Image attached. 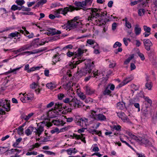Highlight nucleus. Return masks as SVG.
I'll list each match as a JSON object with an SVG mask.
<instances>
[{"instance_id": "nucleus-1", "label": "nucleus", "mask_w": 157, "mask_h": 157, "mask_svg": "<svg viewBox=\"0 0 157 157\" xmlns=\"http://www.w3.org/2000/svg\"><path fill=\"white\" fill-rule=\"evenodd\" d=\"M72 109L67 107H63L61 104L56 103L55 105L54 108H50V118L55 117L61 113L66 114L68 112L71 111Z\"/></svg>"}, {"instance_id": "nucleus-2", "label": "nucleus", "mask_w": 157, "mask_h": 157, "mask_svg": "<svg viewBox=\"0 0 157 157\" xmlns=\"http://www.w3.org/2000/svg\"><path fill=\"white\" fill-rule=\"evenodd\" d=\"M44 131V127L41 123L37 124L36 128L33 127H29L25 131V133L27 136L30 135L33 132H35L39 136Z\"/></svg>"}, {"instance_id": "nucleus-3", "label": "nucleus", "mask_w": 157, "mask_h": 157, "mask_svg": "<svg viewBox=\"0 0 157 157\" xmlns=\"http://www.w3.org/2000/svg\"><path fill=\"white\" fill-rule=\"evenodd\" d=\"M63 102L65 103H68L71 107L74 108H77L80 107L82 105V103L77 98L72 97H70L69 98H66L63 99Z\"/></svg>"}, {"instance_id": "nucleus-4", "label": "nucleus", "mask_w": 157, "mask_h": 157, "mask_svg": "<svg viewBox=\"0 0 157 157\" xmlns=\"http://www.w3.org/2000/svg\"><path fill=\"white\" fill-rule=\"evenodd\" d=\"M88 9H91V11L88 18L89 21H92L94 18L96 19L99 17H101V15L100 13L101 10L100 9L96 8H89Z\"/></svg>"}, {"instance_id": "nucleus-5", "label": "nucleus", "mask_w": 157, "mask_h": 157, "mask_svg": "<svg viewBox=\"0 0 157 157\" xmlns=\"http://www.w3.org/2000/svg\"><path fill=\"white\" fill-rule=\"evenodd\" d=\"M83 1L82 2H77L75 1L74 3V4L75 6V7L70 6V8H72L71 9V11L74 10H80L81 9H82L84 10H86V8L85 7L86 6L85 5H83Z\"/></svg>"}, {"instance_id": "nucleus-6", "label": "nucleus", "mask_w": 157, "mask_h": 157, "mask_svg": "<svg viewBox=\"0 0 157 157\" xmlns=\"http://www.w3.org/2000/svg\"><path fill=\"white\" fill-rule=\"evenodd\" d=\"M50 118V127L52 126L53 124L57 126H62L65 123H63V121L60 120H51L50 118Z\"/></svg>"}, {"instance_id": "nucleus-7", "label": "nucleus", "mask_w": 157, "mask_h": 157, "mask_svg": "<svg viewBox=\"0 0 157 157\" xmlns=\"http://www.w3.org/2000/svg\"><path fill=\"white\" fill-rule=\"evenodd\" d=\"M2 106L4 108L5 110L8 111L10 109V105L9 101L7 100H5L4 101L2 99L0 100V106Z\"/></svg>"}, {"instance_id": "nucleus-8", "label": "nucleus", "mask_w": 157, "mask_h": 157, "mask_svg": "<svg viewBox=\"0 0 157 157\" xmlns=\"http://www.w3.org/2000/svg\"><path fill=\"white\" fill-rule=\"evenodd\" d=\"M143 42L145 49L147 51H150L151 46L153 45L151 41L148 39H145L143 40Z\"/></svg>"}, {"instance_id": "nucleus-9", "label": "nucleus", "mask_w": 157, "mask_h": 157, "mask_svg": "<svg viewBox=\"0 0 157 157\" xmlns=\"http://www.w3.org/2000/svg\"><path fill=\"white\" fill-rule=\"evenodd\" d=\"M68 25L66 26V28L68 29H71L72 28H74L76 27V26L79 25V22L77 21H72L71 22H69L68 21Z\"/></svg>"}, {"instance_id": "nucleus-10", "label": "nucleus", "mask_w": 157, "mask_h": 157, "mask_svg": "<svg viewBox=\"0 0 157 157\" xmlns=\"http://www.w3.org/2000/svg\"><path fill=\"white\" fill-rule=\"evenodd\" d=\"M72 8H70V7H66L64 9L61 8L57 10V13H61L63 14L64 15H65L66 14L68 11H71V9Z\"/></svg>"}, {"instance_id": "nucleus-11", "label": "nucleus", "mask_w": 157, "mask_h": 157, "mask_svg": "<svg viewBox=\"0 0 157 157\" xmlns=\"http://www.w3.org/2000/svg\"><path fill=\"white\" fill-rule=\"evenodd\" d=\"M80 62H82L83 61L82 60H78V61H76L75 64L73 63L72 62H70L68 65L66 66V68L68 69H74L76 67V66L79 63H78V61Z\"/></svg>"}, {"instance_id": "nucleus-12", "label": "nucleus", "mask_w": 157, "mask_h": 157, "mask_svg": "<svg viewBox=\"0 0 157 157\" xmlns=\"http://www.w3.org/2000/svg\"><path fill=\"white\" fill-rule=\"evenodd\" d=\"M140 143L145 145L146 146H152V144L148 139L146 138H141Z\"/></svg>"}, {"instance_id": "nucleus-13", "label": "nucleus", "mask_w": 157, "mask_h": 157, "mask_svg": "<svg viewBox=\"0 0 157 157\" xmlns=\"http://www.w3.org/2000/svg\"><path fill=\"white\" fill-rule=\"evenodd\" d=\"M133 79V78L132 77H129L126 78L124 79L123 81L118 86L120 87H121L125 85L127 83L129 82L130 81H132Z\"/></svg>"}, {"instance_id": "nucleus-14", "label": "nucleus", "mask_w": 157, "mask_h": 157, "mask_svg": "<svg viewBox=\"0 0 157 157\" xmlns=\"http://www.w3.org/2000/svg\"><path fill=\"white\" fill-rule=\"evenodd\" d=\"M142 113V115L146 117L151 115L150 112L149 111V109L147 107L143 109Z\"/></svg>"}, {"instance_id": "nucleus-15", "label": "nucleus", "mask_w": 157, "mask_h": 157, "mask_svg": "<svg viewBox=\"0 0 157 157\" xmlns=\"http://www.w3.org/2000/svg\"><path fill=\"white\" fill-rule=\"evenodd\" d=\"M117 116L121 118L122 120H127V117L124 112H116Z\"/></svg>"}, {"instance_id": "nucleus-16", "label": "nucleus", "mask_w": 157, "mask_h": 157, "mask_svg": "<svg viewBox=\"0 0 157 157\" xmlns=\"http://www.w3.org/2000/svg\"><path fill=\"white\" fill-rule=\"evenodd\" d=\"M84 135L83 134H81V135H77L76 134H74L73 136L75 138L77 139H81L82 141L85 143L86 141L85 140V138L84 137Z\"/></svg>"}, {"instance_id": "nucleus-17", "label": "nucleus", "mask_w": 157, "mask_h": 157, "mask_svg": "<svg viewBox=\"0 0 157 157\" xmlns=\"http://www.w3.org/2000/svg\"><path fill=\"white\" fill-rule=\"evenodd\" d=\"M61 33V32L60 31L57 30L55 29L50 28V35H53L56 34H59Z\"/></svg>"}, {"instance_id": "nucleus-18", "label": "nucleus", "mask_w": 157, "mask_h": 157, "mask_svg": "<svg viewBox=\"0 0 157 157\" xmlns=\"http://www.w3.org/2000/svg\"><path fill=\"white\" fill-rule=\"evenodd\" d=\"M85 91L86 94L88 95L92 94L94 92V90L89 86L86 87Z\"/></svg>"}, {"instance_id": "nucleus-19", "label": "nucleus", "mask_w": 157, "mask_h": 157, "mask_svg": "<svg viewBox=\"0 0 157 157\" xmlns=\"http://www.w3.org/2000/svg\"><path fill=\"white\" fill-rule=\"evenodd\" d=\"M39 87V86L38 85V84H37V83H36L35 82H33V84L30 85V88L31 89H34L35 88H38V89H37L36 90H35V91L36 92H38V93H39L40 91V90L38 89Z\"/></svg>"}, {"instance_id": "nucleus-20", "label": "nucleus", "mask_w": 157, "mask_h": 157, "mask_svg": "<svg viewBox=\"0 0 157 157\" xmlns=\"http://www.w3.org/2000/svg\"><path fill=\"white\" fill-rule=\"evenodd\" d=\"M84 69H78L77 73L76 75H75V76H78V78L81 77L85 73L84 71Z\"/></svg>"}, {"instance_id": "nucleus-21", "label": "nucleus", "mask_w": 157, "mask_h": 157, "mask_svg": "<svg viewBox=\"0 0 157 157\" xmlns=\"http://www.w3.org/2000/svg\"><path fill=\"white\" fill-rule=\"evenodd\" d=\"M117 107L119 109H123L125 108V104L123 102H119L117 104Z\"/></svg>"}, {"instance_id": "nucleus-22", "label": "nucleus", "mask_w": 157, "mask_h": 157, "mask_svg": "<svg viewBox=\"0 0 157 157\" xmlns=\"http://www.w3.org/2000/svg\"><path fill=\"white\" fill-rule=\"evenodd\" d=\"M59 53H58L57 54L54 55L53 57L52 62L54 64L57 61H59L61 60V59H60V57H59Z\"/></svg>"}, {"instance_id": "nucleus-23", "label": "nucleus", "mask_w": 157, "mask_h": 157, "mask_svg": "<svg viewBox=\"0 0 157 157\" xmlns=\"http://www.w3.org/2000/svg\"><path fill=\"white\" fill-rule=\"evenodd\" d=\"M134 31L136 35H139L141 32V28L139 27V26L136 25L135 27Z\"/></svg>"}, {"instance_id": "nucleus-24", "label": "nucleus", "mask_w": 157, "mask_h": 157, "mask_svg": "<svg viewBox=\"0 0 157 157\" xmlns=\"http://www.w3.org/2000/svg\"><path fill=\"white\" fill-rule=\"evenodd\" d=\"M46 49L47 48L46 47L41 48L39 49H35L33 50V52H31V54H34L36 53L41 52L45 50H46Z\"/></svg>"}, {"instance_id": "nucleus-25", "label": "nucleus", "mask_w": 157, "mask_h": 157, "mask_svg": "<svg viewBox=\"0 0 157 157\" xmlns=\"http://www.w3.org/2000/svg\"><path fill=\"white\" fill-rule=\"evenodd\" d=\"M106 117L102 114H98L97 117L96 118L97 120L100 121H105L106 120Z\"/></svg>"}, {"instance_id": "nucleus-26", "label": "nucleus", "mask_w": 157, "mask_h": 157, "mask_svg": "<svg viewBox=\"0 0 157 157\" xmlns=\"http://www.w3.org/2000/svg\"><path fill=\"white\" fill-rule=\"evenodd\" d=\"M111 91L109 90L108 87L107 86L105 90L103 91V94L104 95H109L111 93Z\"/></svg>"}, {"instance_id": "nucleus-27", "label": "nucleus", "mask_w": 157, "mask_h": 157, "mask_svg": "<svg viewBox=\"0 0 157 157\" xmlns=\"http://www.w3.org/2000/svg\"><path fill=\"white\" fill-rule=\"evenodd\" d=\"M93 48H94V52L95 54H98L99 53V47L97 43H96V44H95L94 46L93 47Z\"/></svg>"}, {"instance_id": "nucleus-28", "label": "nucleus", "mask_w": 157, "mask_h": 157, "mask_svg": "<svg viewBox=\"0 0 157 157\" xmlns=\"http://www.w3.org/2000/svg\"><path fill=\"white\" fill-rule=\"evenodd\" d=\"M98 115V114H97L96 112L94 111H92L90 115V116L91 117H92L95 119H96Z\"/></svg>"}, {"instance_id": "nucleus-29", "label": "nucleus", "mask_w": 157, "mask_h": 157, "mask_svg": "<svg viewBox=\"0 0 157 157\" xmlns=\"http://www.w3.org/2000/svg\"><path fill=\"white\" fill-rule=\"evenodd\" d=\"M25 98L27 101L32 100L34 98V96L33 94H28L27 95V96H25Z\"/></svg>"}, {"instance_id": "nucleus-30", "label": "nucleus", "mask_w": 157, "mask_h": 157, "mask_svg": "<svg viewBox=\"0 0 157 157\" xmlns=\"http://www.w3.org/2000/svg\"><path fill=\"white\" fill-rule=\"evenodd\" d=\"M22 140V139L21 137H20L18 139H17L16 142L13 144V146L14 147H17V146L18 145L19 143L21 142Z\"/></svg>"}, {"instance_id": "nucleus-31", "label": "nucleus", "mask_w": 157, "mask_h": 157, "mask_svg": "<svg viewBox=\"0 0 157 157\" xmlns=\"http://www.w3.org/2000/svg\"><path fill=\"white\" fill-rule=\"evenodd\" d=\"M134 57V55L132 54L131 55L130 57H129L128 58L126 59L124 62L125 64H127L130 61V60L133 59Z\"/></svg>"}, {"instance_id": "nucleus-32", "label": "nucleus", "mask_w": 157, "mask_h": 157, "mask_svg": "<svg viewBox=\"0 0 157 157\" xmlns=\"http://www.w3.org/2000/svg\"><path fill=\"white\" fill-rule=\"evenodd\" d=\"M145 86L146 89L149 90H151V88L152 86V84L151 82H147L145 84Z\"/></svg>"}, {"instance_id": "nucleus-33", "label": "nucleus", "mask_w": 157, "mask_h": 157, "mask_svg": "<svg viewBox=\"0 0 157 157\" xmlns=\"http://www.w3.org/2000/svg\"><path fill=\"white\" fill-rule=\"evenodd\" d=\"M46 2V0H40L37 2L36 5L35 6V7H38L40 5H42L45 3Z\"/></svg>"}, {"instance_id": "nucleus-34", "label": "nucleus", "mask_w": 157, "mask_h": 157, "mask_svg": "<svg viewBox=\"0 0 157 157\" xmlns=\"http://www.w3.org/2000/svg\"><path fill=\"white\" fill-rule=\"evenodd\" d=\"M19 32L15 31L14 33H11L9 35V36L10 37L13 38L15 37H17L18 36Z\"/></svg>"}, {"instance_id": "nucleus-35", "label": "nucleus", "mask_w": 157, "mask_h": 157, "mask_svg": "<svg viewBox=\"0 0 157 157\" xmlns=\"http://www.w3.org/2000/svg\"><path fill=\"white\" fill-rule=\"evenodd\" d=\"M83 53L82 50L80 48H78L77 51V53L75 54V58L76 57V56H80L81 55H82Z\"/></svg>"}, {"instance_id": "nucleus-36", "label": "nucleus", "mask_w": 157, "mask_h": 157, "mask_svg": "<svg viewBox=\"0 0 157 157\" xmlns=\"http://www.w3.org/2000/svg\"><path fill=\"white\" fill-rule=\"evenodd\" d=\"M79 121H80L84 125H86V123L87 122L88 119L85 118H81L79 119Z\"/></svg>"}, {"instance_id": "nucleus-37", "label": "nucleus", "mask_w": 157, "mask_h": 157, "mask_svg": "<svg viewBox=\"0 0 157 157\" xmlns=\"http://www.w3.org/2000/svg\"><path fill=\"white\" fill-rule=\"evenodd\" d=\"M40 140V142H46L48 141V137H41L40 138H38L37 140Z\"/></svg>"}, {"instance_id": "nucleus-38", "label": "nucleus", "mask_w": 157, "mask_h": 157, "mask_svg": "<svg viewBox=\"0 0 157 157\" xmlns=\"http://www.w3.org/2000/svg\"><path fill=\"white\" fill-rule=\"evenodd\" d=\"M7 147H0V154H2L8 151Z\"/></svg>"}, {"instance_id": "nucleus-39", "label": "nucleus", "mask_w": 157, "mask_h": 157, "mask_svg": "<svg viewBox=\"0 0 157 157\" xmlns=\"http://www.w3.org/2000/svg\"><path fill=\"white\" fill-rule=\"evenodd\" d=\"M144 99L150 105H151L152 103V101L148 97L144 96Z\"/></svg>"}, {"instance_id": "nucleus-40", "label": "nucleus", "mask_w": 157, "mask_h": 157, "mask_svg": "<svg viewBox=\"0 0 157 157\" xmlns=\"http://www.w3.org/2000/svg\"><path fill=\"white\" fill-rule=\"evenodd\" d=\"M18 69H10L9 71L6 72L5 74L6 75H8L11 73H12L13 74H16V71Z\"/></svg>"}, {"instance_id": "nucleus-41", "label": "nucleus", "mask_w": 157, "mask_h": 157, "mask_svg": "<svg viewBox=\"0 0 157 157\" xmlns=\"http://www.w3.org/2000/svg\"><path fill=\"white\" fill-rule=\"evenodd\" d=\"M17 131L19 134L22 135L23 133V128L20 126L18 128Z\"/></svg>"}, {"instance_id": "nucleus-42", "label": "nucleus", "mask_w": 157, "mask_h": 157, "mask_svg": "<svg viewBox=\"0 0 157 157\" xmlns=\"http://www.w3.org/2000/svg\"><path fill=\"white\" fill-rule=\"evenodd\" d=\"M56 87V85L55 82L50 83V90H52Z\"/></svg>"}, {"instance_id": "nucleus-43", "label": "nucleus", "mask_w": 157, "mask_h": 157, "mask_svg": "<svg viewBox=\"0 0 157 157\" xmlns=\"http://www.w3.org/2000/svg\"><path fill=\"white\" fill-rule=\"evenodd\" d=\"M86 42L87 44H89L90 45H91L92 44L95 45L96 44V43H97L96 42H95V41L91 39L87 40Z\"/></svg>"}, {"instance_id": "nucleus-44", "label": "nucleus", "mask_w": 157, "mask_h": 157, "mask_svg": "<svg viewBox=\"0 0 157 157\" xmlns=\"http://www.w3.org/2000/svg\"><path fill=\"white\" fill-rule=\"evenodd\" d=\"M143 28L144 30L146 33H150L151 32V29L149 27L146 25H144L143 26Z\"/></svg>"}, {"instance_id": "nucleus-45", "label": "nucleus", "mask_w": 157, "mask_h": 157, "mask_svg": "<svg viewBox=\"0 0 157 157\" xmlns=\"http://www.w3.org/2000/svg\"><path fill=\"white\" fill-rule=\"evenodd\" d=\"M132 105H133L136 108L138 109V112H139L140 110V105L138 103H131Z\"/></svg>"}, {"instance_id": "nucleus-46", "label": "nucleus", "mask_w": 157, "mask_h": 157, "mask_svg": "<svg viewBox=\"0 0 157 157\" xmlns=\"http://www.w3.org/2000/svg\"><path fill=\"white\" fill-rule=\"evenodd\" d=\"M57 96L58 99L60 100H61L63 99L64 98H65L66 97L65 95L63 94V93L59 94H58Z\"/></svg>"}, {"instance_id": "nucleus-47", "label": "nucleus", "mask_w": 157, "mask_h": 157, "mask_svg": "<svg viewBox=\"0 0 157 157\" xmlns=\"http://www.w3.org/2000/svg\"><path fill=\"white\" fill-rule=\"evenodd\" d=\"M16 2L19 5L22 6L25 2L24 0H17Z\"/></svg>"}, {"instance_id": "nucleus-48", "label": "nucleus", "mask_w": 157, "mask_h": 157, "mask_svg": "<svg viewBox=\"0 0 157 157\" xmlns=\"http://www.w3.org/2000/svg\"><path fill=\"white\" fill-rule=\"evenodd\" d=\"M120 140L122 143H125L126 145L131 148L132 149L134 150L133 148L126 141L124 140L123 138H121Z\"/></svg>"}, {"instance_id": "nucleus-49", "label": "nucleus", "mask_w": 157, "mask_h": 157, "mask_svg": "<svg viewBox=\"0 0 157 157\" xmlns=\"http://www.w3.org/2000/svg\"><path fill=\"white\" fill-rule=\"evenodd\" d=\"M73 47L72 44H69L63 47L62 50H65L67 49H71Z\"/></svg>"}, {"instance_id": "nucleus-50", "label": "nucleus", "mask_w": 157, "mask_h": 157, "mask_svg": "<svg viewBox=\"0 0 157 157\" xmlns=\"http://www.w3.org/2000/svg\"><path fill=\"white\" fill-rule=\"evenodd\" d=\"M93 0H85L84 1H83V5H85L86 6L87 5V4L88 3H90V4H91Z\"/></svg>"}, {"instance_id": "nucleus-51", "label": "nucleus", "mask_w": 157, "mask_h": 157, "mask_svg": "<svg viewBox=\"0 0 157 157\" xmlns=\"http://www.w3.org/2000/svg\"><path fill=\"white\" fill-rule=\"evenodd\" d=\"M37 154V152L36 151H32L30 152H28L26 153L27 155H36Z\"/></svg>"}, {"instance_id": "nucleus-52", "label": "nucleus", "mask_w": 157, "mask_h": 157, "mask_svg": "<svg viewBox=\"0 0 157 157\" xmlns=\"http://www.w3.org/2000/svg\"><path fill=\"white\" fill-rule=\"evenodd\" d=\"M67 56L69 57H71L72 56H75V54L72 52L69 51L67 53Z\"/></svg>"}, {"instance_id": "nucleus-53", "label": "nucleus", "mask_w": 157, "mask_h": 157, "mask_svg": "<svg viewBox=\"0 0 157 157\" xmlns=\"http://www.w3.org/2000/svg\"><path fill=\"white\" fill-rule=\"evenodd\" d=\"M138 56L142 60H143L145 59L144 56L142 53H141L140 52H138L137 53Z\"/></svg>"}, {"instance_id": "nucleus-54", "label": "nucleus", "mask_w": 157, "mask_h": 157, "mask_svg": "<svg viewBox=\"0 0 157 157\" xmlns=\"http://www.w3.org/2000/svg\"><path fill=\"white\" fill-rule=\"evenodd\" d=\"M64 118L66 119V121L67 122H71L73 120V118L72 117L67 118L66 116H64Z\"/></svg>"}, {"instance_id": "nucleus-55", "label": "nucleus", "mask_w": 157, "mask_h": 157, "mask_svg": "<svg viewBox=\"0 0 157 157\" xmlns=\"http://www.w3.org/2000/svg\"><path fill=\"white\" fill-rule=\"evenodd\" d=\"M113 128L117 131H120L121 129V127L119 125H114L113 126Z\"/></svg>"}, {"instance_id": "nucleus-56", "label": "nucleus", "mask_w": 157, "mask_h": 157, "mask_svg": "<svg viewBox=\"0 0 157 157\" xmlns=\"http://www.w3.org/2000/svg\"><path fill=\"white\" fill-rule=\"evenodd\" d=\"M132 139H133L134 140H135L137 142H140V140L141 139V138L138 137H137V136H136L134 135L133 136H132Z\"/></svg>"}, {"instance_id": "nucleus-57", "label": "nucleus", "mask_w": 157, "mask_h": 157, "mask_svg": "<svg viewBox=\"0 0 157 157\" xmlns=\"http://www.w3.org/2000/svg\"><path fill=\"white\" fill-rule=\"evenodd\" d=\"M121 46V43L118 42H116L113 45V48H116L117 46L119 47H120Z\"/></svg>"}, {"instance_id": "nucleus-58", "label": "nucleus", "mask_w": 157, "mask_h": 157, "mask_svg": "<svg viewBox=\"0 0 157 157\" xmlns=\"http://www.w3.org/2000/svg\"><path fill=\"white\" fill-rule=\"evenodd\" d=\"M34 114V113H31L28 115H26V117H25L26 121H27L29 120V118L32 116Z\"/></svg>"}, {"instance_id": "nucleus-59", "label": "nucleus", "mask_w": 157, "mask_h": 157, "mask_svg": "<svg viewBox=\"0 0 157 157\" xmlns=\"http://www.w3.org/2000/svg\"><path fill=\"white\" fill-rule=\"evenodd\" d=\"M59 38V37L58 36H54L52 37H50V40H51V41L55 40H57Z\"/></svg>"}, {"instance_id": "nucleus-60", "label": "nucleus", "mask_w": 157, "mask_h": 157, "mask_svg": "<svg viewBox=\"0 0 157 157\" xmlns=\"http://www.w3.org/2000/svg\"><path fill=\"white\" fill-rule=\"evenodd\" d=\"M59 132V129L57 128H55L54 129H53L52 130H51V132L52 134H54L56 132Z\"/></svg>"}, {"instance_id": "nucleus-61", "label": "nucleus", "mask_w": 157, "mask_h": 157, "mask_svg": "<svg viewBox=\"0 0 157 157\" xmlns=\"http://www.w3.org/2000/svg\"><path fill=\"white\" fill-rule=\"evenodd\" d=\"M107 86L111 90H113L115 88V86L113 84H109Z\"/></svg>"}, {"instance_id": "nucleus-62", "label": "nucleus", "mask_w": 157, "mask_h": 157, "mask_svg": "<svg viewBox=\"0 0 157 157\" xmlns=\"http://www.w3.org/2000/svg\"><path fill=\"white\" fill-rule=\"evenodd\" d=\"M79 96L81 99L83 100L85 99L86 98L85 95L82 93L79 94Z\"/></svg>"}, {"instance_id": "nucleus-63", "label": "nucleus", "mask_w": 157, "mask_h": 157, "mask_svg": "<svg viewBox=\"0 0 157 157\" xmlns=\"http://www.w3.org/2000/svg\"><path fill=\"white\" fill-rule=\"evenodd\" d=\"M117 23L116 22H114L112 25V29L114 31L116 29L117 26Z\"/></svg>"}, {"instance_id": "nucleus-64", "label": "nucleus", "mask_w": 157, "mask_h": 157, "mask_svg": "<svg viewBox=\"0 0 157 157\" xmlns=\"http://www.w3.org/2000/svg\"><path fill=\"white\" fill-rule=\"evenodd\" d=\"M66 151L67 152L68 154L69 155H71V154L73 153V148H70L67 149Z\"/></svg>"}]
</instances>
